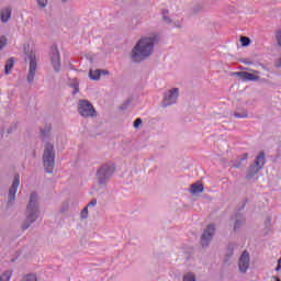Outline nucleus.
<instances>
[{"mask_svg": "<svg viewBox=\"0 0 281 281\" xmlns=\"http://www.w3.org/2000/svg\"><path fill=\"white\" fill-rule=\"evenodd\" d=\"M159 44V35L142 37L131 53L132 63H144L155 52V45Z\"/></svg>", "mask_w": 281, "mask_h": 281, "instance_id": "nucleus-1", "label": "nucleus"}, {"mask_svg": "<svg viewBox=\"0 0 281 281\" xmlns=\"http://www.w3.org/2000/svg\"><path fill=\"white\" fill-rule=\"evenodd\" d=\"M25 218L22 221L21 231L26 232L31 228L33 223H36L41 216V206L38 204V193L32 192L30 194L29 203L25 210Z\"/></svg>", "mask_w": 281, "mask_h": 281, "instance_id": "nucleus-2", "label": "nucleus"}, {"mask_svg": "<svg viewBox=\"0 0 281 281\" xmlns=\"http://www.w3.org/2000/svg\"><path fill=\"white\" fill-rule=\"evenodd\" d=\"M42 159L45 172L52 175L54 172V167L56 166V149L54 148V144H45Z\"/></svg>", "mask_w": 281, "mask_h": 281, "instance_id": "nucleus-3", "label": "nucleus"}, {"mask_svg": "<svg viewBox=\"0 0 281 281\" xmlns=\"http://www.w3.org/2000/svg\"><path fill=\"white\" fill-rule=\"evenodd\" d=\"M24 54H25V60L29 61V74L26 76V80L29 85H32L34 82V76H36V69L38 67V63L36 59V53L34 50H27L26 47H24Z\"/></svg>", "mask_w": 281, "mask_h": 281, "instance_id": "nucleus-4", "label": "nucleus"}, {"mask_svg": "<svg viewBox=\"0 0 281 281\" xmlns=\"http://www.w3.org/2000/svg\"><path fill=\"white\" fill-rule=\"evenodd\" d=\"M115 172V167L104 164L97 170V181L99 186H106Z\"/></svg>", "mask_w": 281, "mask_h": 281, "instance_id": "nucleus-5", "label": "nucleus"}, {"mask_svg": "<svg viewBox=\"0 0 281 281\" xmlns=\"http://www.w3.org/2000/svg\"><path fill=\"white\" fill-rule=\"evenodd\" d=\"M265 151H260L256 157L254 164L248 167L246 175V179H248V181H251V179L255 178L262 168H265Z\"/></svg>", "mask_w": 281, "mask_h": 281, "instance_id": "nucleus-6", "label": "nucleus"}, {"mask_svg": "<svg viewBox=\"0 0 281 281\" xmlns=\"http://www.w3.org/2000/svg\"><path fill=\"white\" fill-rule=\"evenodd\" d=\"M78 113L81 117H95L98 115L95 108L88 100H80L78 102Z\"/></svg>", "mask_w": 281, "mask_h": 281, "instance_id": "nucleus-7", "label": "nucleus"}, {"mask_svg": "<svg viewBox=\"0 0 281 281\" xmlns=\"http://www.w3.org/2000/svg\"><path fill=\"white\" fill-rule=\"evenodd\" d=\"M177 100H179V88H172L165 92L161 106L164 109L172 106V104H177Z\"/></svg>", "mask_w": 281, "mask_h": 281, "instance_id": "nucleus-8", "label": "nucleus"}, {"mask_svg": "<svg viewBox=\"0 0 281 281\" xmlns=\"http://www.w3.org/2000/svg\"><path fill=\"white\" fill-rule=\"evenodd\" d=\"M49 56H50L52 67L54 71L58 74L61 69V64H60V52L58 50V46L56 44H54L50 47Z\"/></svg>", "mask_w": 281, "mask_h": 281, "instance_id": "nucleus-9", "label": "nucleus"}, {"mask_svg": "<svg viewBox=\"0 0 281 281\" xmlns=\"http://www.w3.org/2000/svg\"><path fill=\"white\" fill-rule=\"evenodd\" d=\"M251 71L252 74L248 71H237V72H233V76H237L244 82H258V80H260V77L258 76L260 71L258 70H251Z\"/></svg>", "mask_w": 281, "mask_h": 281, "instance_id": "nucleus-10", "label": "nucleus"}, {"mask_svg": "<svg viewBox=\"0 0 281 281\" xmlns=\"http://www.w3.org/2000/svg\"><path fill=\"white\" fill-rule=\"evenodd\" d=\"M214 232H216L214 224H209L201 236L202 247H210V243H212V239L214 238Z\"/></svg>", "mask_w": 281, "mask_h": 281, "instance_id": "nucleus-11", "label": "nucleus"}, {"mask_svg": "<svg viewBox=\"0 0 281 281\" xmlns=\"http://www.w3.org/2000/svg\"><path fill=\"white\" fill-rule=\"evenodd\" d=\"M21 183L19 175L14 177L13 182L9 189L8 205H12V202L16 200V190Z\"/></svg>", "mask_w": 281, "mask_h": 281, "instance_id": "nucleus-12", "label": "nucleus"}, {"mask_svg": "<svg viewBox=\"0 0 281 281\" xmlns=\"http://www.w3.org/2000/svg\"><path fill=\"white\" fill-rule=\"evenodd\" d=\"M249 265H250V257L247 250H245L239 257V262H238L240 273H247V269H249Z\"/></svg>", "mask_w": 281, "mask_h": 281, "instance_id": "nucleus-13", "label": "nucleus"}, {"mask_svg": "<svg viewBox=\"0 0 281 281\" xmlns=\"http://www.w3.org/2000/svg\"><path fill=\"white\" fill-rule=\"evenodd\" d=\"M232 221H234L233 232H238L243 225L246 223L245 215L240 212H237L235 215L232 216Z\"/></svg>", "mask_w": 281, "mask_h": 281, "instance_id": "nucleus-14", "label": "nucleus"}, {"mask_svg": "<svg viewBox=\"0 0 281 281\" xmlns=\"http://www.w3.org/2000/svg\"><path fill=\"white\" fill-rule=\"evenodd\" d=\"M12 19V8L7 7L0 11V21L1 23H8Z\"/></svg>", "mask_w": 281, "mask_h": 281, "instance_id": "nucleus-15", "label": "nucleus"}, {"mask_svg": "<svg viewBox=\"0 0 281 281\" xmlns=\"http://www.w3.org/2000/svg\"><path fill=\"white\" fill-rule=\"evenodd\" d=\"M14 63H16L14 57H10L5 61V65H4V74H5V76H10V74H12V69H14Z\"/></svg>", "mask_w": 281, "mask_h": 281, "instance_id": "nucleus-16", "label": "nucleus"}, {"mask_svg": "<svg viewBox=\"0 0 281 281\" xmlns=\"http://www.w3.org/2000/svg\"><path fill=\"white\" fill-rule=\"evenodd\" d=\"M203 190H204L203 183L199 181L190 186L191 194H201Z\"/></svg>", "mask_w": 281, "mask_h": 281, "instance_id": "nucleus-17", "label": "nucleus"}, {"mask_svg": "<svg viewBox=\"0 0 281 281\" xmlns=\"http://www.w3.org/2000/svg\"><path fill=\"white\" fill-rule=\"evenodd\" d=\"M68 86L74 89L72 95H76V93L80 92V81H78L77 78L71 79Z\"/></svg>", "mask_w": 281, "mask_h": 281, "instance_id": "nucleus-18", "label": "nucleus"}, {"mask_svg": "<svg viewBox=\"0 0 281 281\" xmlns=\"http://www.w3.org/2000/svg\"><path fill=\"white\" fill-rule=\"evenodd\" d=\"M52 133V125H45L43 128H41L40 137L41 139H47L49 137V134Z\"/></svg>", "mask_w": 281, "mask_h": 281, "instance_id": "nucleus-19", "label": "nucleus"}, {"mask_svg": "<svg viewBox=\"0 0 281 281\" xmlns=\"http://www.w3.org/2000/svg\"><path fill=\"white\" fill-rule=\"evenodd\" d=\"M102 76V69H90L89 71V78L90 80H100V77Z\"/></svg>", "mask_w": 281, "mask_h": 281, "instance_id": "nucleus-20", "label": "nucleus"}, {"mask_svg": "<svg viewBox=\"0 0 281 281\" xmlns=\"http://www.w3.org/2000/svg\"><path fill=\"white\" fill-rule=\"evenodd\" d=\"M234 249H236V245L234 244H228L227 249H226V260H229L234 256Z\"/></svg>", "mask_w": 281, "mask_h": 281, "instance_id": "nucleus-21", "label": "nucleus"}, {"mask_svg": "<svg viewBox=\"0 0 281 281\" xmlns=\"http://www.w3.org/2000/svg\"><path fill=\"white\" fill-rule=\"evenodd\" d=\"M239 41L241 43V47H249L251 45V38L248 36H240Z\"/></svg>", "mask_w": 281, "mask_h": 281, "instance_id": "nucleus-22", "label": "nucleus"}, {"mask_svg": "<svg viewBox=\"0 0 281 281\" xmlns=\"http://www.w3.org/2000/svg\"><path fill=\"white\" fill-rule=\"evenodd\" d=\"M182 281H196V276L193 272H187L183 274Z\"/></svg>", "mask_w": 281, "mask_h": 281, "instance_id": "nucleus-23", "label": "nucleus"}, {"mask_svg": "<svg viewBox=\"0 0 281 281\" xmlns=\"http://www.w3.org/2000/svg\"><path fill=\"white\" fill-rule=\"evenodd\" d=\"M12 278V270H7L0 276V281H10Z\"/></svg>", "mask_w": 281, "mask_h": 281, "instance_id": "nucleus-24", "label": "nucleus"}, {"mask_svg": "<svg viewBox=\"0 0 281 281\" xmlns=\"http://www.w3.org/2000/svg\"><path fill=\"white\" fill-rule=\"evenodd\" d=\"M234 117H237V119L249 117V113L247 112V110H244L241 112H235Z\"/></svg>", "mask_w": 281, "mask_h": 281, "instance_id": "nucleus-25", "label": "nucleus"}, {"mask_svg": "<svg viewBox=\"0 0 281 281\" xmlns=\"http://www.w3.org/2000/svg\"><path fill=\"white\" fill-rule=\"evenodd\" d=\"M80 218H81L82 221H87V218H89V209H88V206H86V207L81 211V213H80Z\"/></svg>", "mask_w": 281, "mask_h": 281, "instance_id": "nucleus-26", "label": "nucleus"}, {"mask_svg": "<svg viewBox=\"0 0 281 281\" xmlns=\"http://www.w3.org/2000/svg\"><path fill=\"white\" fill-rule=\"evenodd\" d=\"M22 281H38V279L36 278V274L31 273V274H25Z\"/></svg>", "mask_w": 281, "mask_h": 281, "instance_id": "nucleus-27", "label": "nucleus"}, {"mask_svg": "<svg viewBox=\"0 0 281 281\" xmlns=\"http://www.w3.org/2000/svg\"><path fill=\"white\" fill-rule=\"evenodd\" d=\"M36 3L38 5L40 10H43V9L47 8V3H49V1L48 0H36Z\"/></svg>", "mask_w": 281, "mask_h": 281, "instance_id": "nucleus-28", "label": "nucleus"}, {"mask_svg": "<svg viewBox=\"0 0 281 281\" xmlns=\"http://www.w3.org/2000/svg\"><path fill=\"white\" fill-rule=\"evenodd\" d=\"M59 212L61 214H65V212H69V202L66 201L61 204L60 209H59Z\"/></svg>", "mask_w": 281, "mask_h": 281, "instance_id": "nucleus-29", "label": "nucleus"}, {"mask_svg": "<svg viewBox=\"0 0 281 281\" xmlns=\"http://www.w3.org/2000/svg\"><path fill=\"white\" fill-rule=\"evenodd\" d=\"M16 128H19V125H16V123H12L10 127L7 130L8 135H12V133H14Z\"/></svg>", "mask_w": 281, "mask_h": 281, "instance_id": "nucleus-30", "label": "nucleus"}, {"mask_svg": "<svg viewBox=\"0 0 281 281\" xmlns=\"http://www.w3.org/2000/svg\"><path fill=\"white\" fill-rule=\"evenodd\" d=\"M8 45V38L5 36H0V52Z\"/></svg>", "mask_w": 281, "mask_h": 281, "instance_id": "nucleus-31", "label": "nucleus"}, {"mask_svg": "<svg viewBox=\"0 0 281 281\" xmlns=\"http://www.w3.org/2000/svg\"><path fill=\"white\" fill-rule=\"evenodd\" d=\"M202 10H203V7L201 4H198L192 8L191 12L192 14H199V12H201Z\"/></svg>", "mask_w": 281, "mask_h": 281, "instance_id": "nucleus-32", "label": "nucleus"}, {"mask_svg": "<svg viewBox=\"0 0 281 281\" xmlns=\"http://www.w3.org/2000/svg\"><path fill=\"white\" fill-rule=\"evenodd\" d=\"M131 105V99H127L122 105H121V111H126L128 106Z\"/></svg>", "mask_w": 281, "mask_h": 281, "instance_id": "nucleus-33", "label": "nucleus"}, {"mask_svg": "<svg viewBox=\"0 0 281 281\" xmlns=\"http://www.w3.org/2000/svg\"><path fill=\"white\" fill-rule=\"evenodd\" d=\"M276 40H277L279 47H281V30H278L276 32Z\"/></svg>", "mask_w": 281, "mask_h": 281, "instance_id": "nucleus-34", "label": "nucleus"}, {"mask_svg": "<svg viewBox=\"0 0 281 281\" xmlns=\"http://www.w3.org/2000/svg\"><path fill=\"white\" fill-rule=\"evenodd\" d=\"M95 205H98V200L97 199H92L86 207H95Z\"/></svg>", "mask_w": 281, "mask_h": 281, "instance_id": "nucleus-35", "label": "nucleus"}, {"mask_svg": "<svg viewBox=\"0 0 281 281\" xmlns=\"http://www.w3.org/2000/svg\"><path fill=\"white\" fill-rule=\"evenodd\" d=\"M162 22L167 23V25L172 24V19H170L168 15L162 16Z\"/></svg>", "mask_w": 281, "mask_h": 281, "instance_id": "nucleus-36", "label": "nucleus"}, {"mask_svg": "<svg viewBox=\"0 0 281 281\" xmlns=\"http://www.w3.org/2000/svg\"><path fill=\"white\" fill-rule=\"evenodd\" d=\"M142 124V119H136L135 121H134V128H139V125Z\"/></svg>", "mask_w": 281, "mask_h": 281, "instance_id": "nucleus-37", "label": "nucleus"}, {"mask_svg": "<svg viewBox=\"0 0 281 281\" xmlns=\"http://www.w3.org/2000/svg\"><path fill=\"white\" fill-rule=\"evenodd\" d=\"M241 166H243L241 160L234 161V164H233V168H240Z\"/></svg>", "mask_w": 281, "mask_h": 281, "instance_id": "nucleus-38", "label": "nucleus"}, {"mask_svg": "<svg viewBox=\"0 0 281 281\" xmlns=\"http://www.w3.org/2000/svg\"><path fill=\"white\" fill-rule=\"evenodd\" d=\"M161 14L162 16H168V14H170V11L168 9H162Z\"/></svg>", "mask_w": 281, "mask_h": 281, "instance_id": "nucleus-39", "label": "nucleus"}, {"mask_svg": "<svg viewBox=\"0 0 281 281\" xmlns=\"http://www.w3.org/2000/svg\"><path fill=\"white\" fill-rule=\"evenodd\" d=\"M249 157V154H244L240 158V161H247V158Z\"/></svg>", "mask_w": 281, "mask_h": 281, "instance_id": "nucleus-40", "label": "nucleus"}, {"mask_svg": "<svg viewBox=\"0 0 281 281\" xmlns=\"http://www.w3.org/2000/svg\"><path fill=\"white\" fill-rule=\"evenodd\" d=\"M281 269V258L278 260V266L276 268V271H280Z\"/></svg>", "mask_w": 281, "mask_h": 281, "instance_id": "nucleus-41", "label": "nucleus"}, {"mask_svg": "<svg viewBox=\"0 0 281 281\" xmlns=\"http://www.w3.org/2000/svg\"><path fill=\"white\" fill-rule=\"evenodd\" d=\"M240 63H244V65H251V61L247 59H240Z\"/></svg>", "mask_w": 281, "mask_h": 281, "instance_id": "nucleus-42", "label": "nucleus"}, {"mask_svg": "<svg viewBox=\"0 0 281 281\" xmlns=\"http://www.w3.org/2000/svg\"><path fill=\"white\" fill-rule=\"evenodd\" d=\"M109 70H104V69H101V75H103V76H109Z\"/></svg>", "mask_w": 281, "mask_h": 281, "instance_id": "nucleus-43", "label": "nucleus"}, {"mask_svg": "<svg viewBox=\"0 0 281 281\" xmlns=\"http://www.w3.org/2000/svg\"><path fill=\"white\" fill-rule=\"evenodd\" d=\"M247 205V200L241 204V206L239 207V212L241 211V210H245V206Z\"/></svg>", "mask_w": 281, "mask_h": 281, "instance_id": "nucleus-44", "label": "nucleus"}, {"mask_svg": "<svg viewBox=\"0 0 281 281\" xmlns=\"http://www.w3.org/2000/svg\"><path fill=\"white\" fill-rule=\"evenodd\" d=\"M277 67H278V68L281 67V57L279 58V64H277Z\"/></svg>", "mask_w": 281, "mask_h": 281, "instance_id": "nucleus-45", "label": "nucleus"}, {"mask_svg": "<svg viewBox=\"0 0 281 281\" xmlns=\"http://www.w3.org/2000/svg\"><path fill=\"white\" fill-rule=\"evenodd\" d=\"M63 1V3H67V0H61Z\"/></svg>", "mask_w": 281, "mask_h": 281, "instance_id": "nucleus-46", "label": "nucleus"}, {"mask_svg": "<svg viewBox=\"0 0 281 281\" xmlns=\"http://www.w3.org/2000/svg\"><path fill=\"white\" fill-rule=\"evenodd\" d=\"M276 281H281L279 278H276Z\"/></svg>", "mask_w": 281, "mask_h": 281, "instance_id": "nucleus-47", "label": "nucleus"}, {"mask_svg": "<svg viewBox=\"0 0 281 281\" xmlns=\"http://www.w3.org/2000/svg\"><path fill=\"white\" fill-rule=\"evenodd\" d=\"M1 137H3V131H2Z\"/></svg>", "mask_w": 281, "mask_h": 281, "instance_id": "nucleus-48", "label": "nucleus"}]
</instances>
